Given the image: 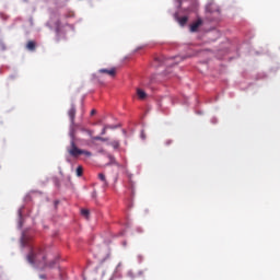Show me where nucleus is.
<instances>
[{
	"label": "nucleus",
	"mask_w": 280,
	"mask_h": 280,
	"mask_svg": "<svg viewBox=\"0 0 280 280\" xmlns=\"http://www.w3.org/2000/svg\"><path fill=\"white\" fill-rule=\"evenodd\" d=\"M70 137H71L70 148L67 149L70 156H73V159H78V156L82 154L88 158L93 156V153H91V151L82 150L78 148V145H75V129L72 128L70 130Z\"/></svg>",
	"instance_id": "1"
},
{
	"label": "nucleus",
	"mask_w": 280,
	"mask_h": 280,
	"mask_svg": "<svg viewBox=\"0 0 280 280\" xmlns=\"http://www.w3.org/2000/svg\"><path fill=\"white\" fill-rule=\"evenodd\" d=\"M26 259L32 266H40V264H45V249L43 247L32 248Z\"/></svg>",
	"instance_id": "2"
},
{
	"label": "nucleus",
	"mask_w": 280,
	"mask_h": 280,
	"mask_svg": "<svg viewBox=\"0 0 280 280\" xmlns=\"http://www.w3.org/2000/svg\"><path fill=\"white\" fill-rule=\"evenodd\" d=\"M75 105L72 104L70 109L68 110V117L70 118V121H71V126H75Z\"/></svg>",
	"instance_id": "3"
},
{
	"label": "nucleus",
	"mask_w": 280,
	"mask_h": 280,
	"mask_svg": "<svg viewBox=\"0 0 280 280\" xmlns=\"http://www.w3.org/2000/svg\"><path fill=\"white\" fill-rule=\"evenodd\" d=\"M98 73H106L107 75H110V78H115L117 75V70L115 68L112 69H100Z\"/></svg>",
	"instance_id": "4"
},
{
	"label": "nucleus",
	"mask_w": 280,
	"mask_h": 280,
	"mask_svg": "<svg viewBox=\"0 0 280 280\" xmlns=\"http://www.w3.org/2000/svg\"><path fill=\"white\" fill-rule=\"evenodd\" d=\"M200 25H202V20L198 19L190 25V32H198V27H200Z\"/></svg>",
	"instance_id": "5"
},
{
	"label": "nucleus",
	"mask_w": 280,
	"mask_h": 280,
	"mask_svg": "<svg viewBox=\"0 0 280 280\" xmlns=\"http://www.w3.org/2000/svg\"><path fill=\"white\" fill-rule=\"evenodd\" d=\"M155 62L160 65H170V59L165 58V56L155 57Z\"/></svg>",
	"instance_id": "6"
},
{
	"label": "nucleus",
	"mask_w": 280,
	"mask_h": 280,
	"mask_svg": "<svg viewBox=\"0 0 280 280\" xmlns=\"http://www.w3.org/2000/svg\"><path fill=\"white\" fill-rule=\"evenodd\" d=\"M26 49L28 51H36V42L28 40L27 44H26Z\"/></svg>",
	"instance_id": "7"
},
{
	"label": "nucleus",
	"mask_w": 280,
	"mask_h": 280,
	"mask_svg": "<svg viewBox=\"0 0 280 280\" xmlns=\"http://www.w3.org/2000/svg\"><path fill=\"white\" fill-rule=\"evenodd\" d=\"M137 95L139 100H145V97H148V94L141 89H137Z\"/></svg>",
	"instance_id": "8"
},
{
	"label": "nucleus",
	"mask_w": 280,
	"mask_h": 280,
	"mask_svg": "<svg viewBox=\"0 0 280 280\" xmlns=\"http://www.w3.org/2000/svg\"><path fill=\"white\" fill-rule=\"evenodd\" d=\"M177 21H178L179 25L184 26V25H187V21H189V18L182 16V18H178Z\"/></svg>",
	"instance_id": "9"
},
{
	"label": "nucleus",
	"mask_w": 280,
	"mask_h": 280,
	"mask_svg": "<svg viewBox=\"0 0 280 280\" xmlns=\"http://www.w3.org/2000/svg\"><path fill=\"white\" fill-rule=\"evenodd\" d=\"M98 178L100 180H102V183H104V187H108V182H106V175H104L103 173H100Z\"/></svg>",
	"instance_id": "10"
},
{
	"label": "nucleus",
	"mask_w": 280,
	"mask_h": 280,
	"mask_svg": "<svg viewBox=\"0 0 280 280\" xmlns=\"http://www.w3.org/2000/svg\"><path fill=\"white\" fill-rule=\"evenodd\" d=\"M90 211L89 209H82L81 210V215H83V218H85L86 220H89V215H90Z\"/></svg>",
	"instance_id": "11"
},
{
	"label": "nucleus",
	"mask_w": 280,
	"mask_h": 280,
	"mask_svg": "<svg viewBox=\"0 0 280 280\" xmlns=\"http://www.w3.org/2000/svg\"><path fill=\"white\" fill-rule=\"evenodd\" d=\"M75 173H77V176L80 177L84 174V168L82 166H78Z\"/></svg>",
	"instance_id": "12"
},
{
	"label": "nucleus",
	"mask_w": 280,
	"mask_h": 280,
	"mask_svg": "<svg viewBox=\"0 0 280 280\" xmlns=\"http://www.w3.org/2000/svg\"><path fill=\"white\" fill-rule=\"evenodd\" d=\"M92 139H93L94 141H108L107 138H102V137H100V136L92 137Z\"/></svg>",
	"instance_id": "13"
},
{
	"label": "nucleus",
	"mask_w": 280,
	"mask_h": 280,
	"mask_svg": "<svg viewBox=\"0 0 280 280\" xmlns=\"http://www.w3.org/2000/svg\"><path fill=\"white\" fill-rule=\"evenodd\" d=\"M83 132H86L89 137H93V131L89 129H82Z\"/></svg>",
	"instance_id": "14"
},
{
	"label": "nucleus",
	"mask_w": 280,
	"mask_h": 280,
	"mask_svg": "<svg viewBox=\"0 0 280 280\" xmlns=\"http://www.w3.org/2000/svg\"><path fill=\"white\" fill-rule=\"evenodd\" d=\"M112 145H113V148H115V150H117V148H119V142L118 141H113Z\"/></svg>",
	"instance_id": "15"
},
{
	"label": "nucleus",
	"mask_w": 280,
	"mask_h": 280,
	"mask_svg": "<svg viewBox=\"0 0 280 280\" xmlns=\"http://www.w3.org/2000/svg\"><path fill=\"white\" fill-rule=\"evenodd\" d=\"M108 128H113V127L106 125V126L103 128V130H102V135H106V130H108Z\"/></svg>",
	"instance_id": "16"
},
{
	"label": "nucleus",
	"mask_w": 280,
	"mask_h": 280,
	"mask_svg": "<svg viewBox=\"0 0 280 280\" xmlns=\"http://www.w3.org/2000/svg\"><path fill=\"white\" fill-rule=\"evenodd\" d=\"M109 159H110V163H112V164L117 165V161H115V158L109 156Z\"/></svg>",
	"instance_id": "17"
},
{
	"label": "nucleus",
	"mask_w": 280,
	"mask_h": 280,
	"mask_svg": "<svg viewBox=\"0 0 280 280\" xmlns=\"http://www.w3.org/2000/svg\"><path fill=\"white\" fill-rule=\"evenodd\" d=\"M96 113H97V110L92 109V110H91V116L93 117V115H96Z\"/></svg>",
	"instance_id": "18"
},
{
	"label": "nucleus",
	"mask_w": 280,
	"mask_h": 280,
	"mask_svg": "<svg viewBox=\"0 0 280 280\" xmlns=\"http://www.w3.org/2000/svg\"><path fill=\"white\" fill-rule=\"evenodd\" d=\"M22 244L25 246V236L22 237Z\"/></svg>",
	"instance_id": "19"
},
{
	"label": "nucleus",
	"mask_w": 280,
	"mask_h": 280,
	"mask_svg": "<svg viewBox=\"0 0 280 280\" xmlns=\"http://www.w3.org/2000/svg\"><path fill=\"white\" fill-rule=\"evenodd\" d=\"M172 143V140L166 141V145H170Z\"/></svg>",
	"instance_id": "20"
},
{
	"label": "nucleus",
	"mask_w": 280,
	"mask_h": 280,
	"mask_svg": "<svg viewBox=\"0 0 280 280\" xmlns=\"http://www.w3.org/2000/svg\"><path fill=\"white\" fill-rule=\"evenodd\" d=\"M141 138H142V139H145V133L142 132V133H141Z\"/></svg>",
	"instance_id": "21"
},
{
	"label": "nucleus",
	"mask_w": 280,
	"mask_h": 280,
	"mask_svg": "<svg viewBox=\"0 0 280 280\" xmlns=\"http://www.w3.org/2000/svg\"><path fill=\"white\" fill-rule=\"evenodd\" d=\"M40 279H45V276H40Z\"/></svg>",
	"instance_id": "22"
}]
</instances>
